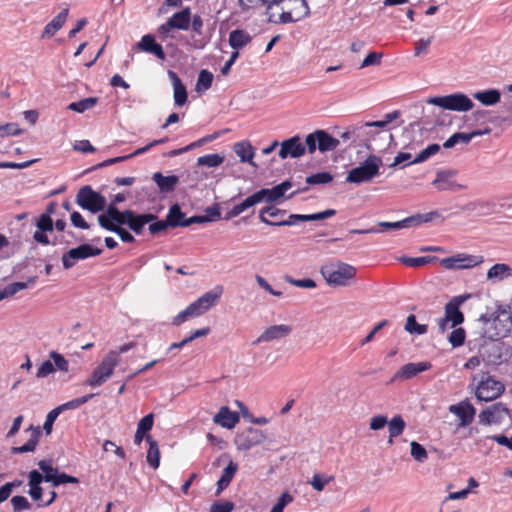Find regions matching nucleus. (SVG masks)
I'll return each instance as SVG.
<instances>
[{"label":"nucleus","instance_id":"obj_19","mask_svg":"<svg viewBox=\"0 0 512 512\" xmlns=\"http://www.w3.org/2000/svg\"><path fill=\"white\" fill-rule=\"evenodd\" d=\"M292 186V182L287 180L272 188H262L256 192L260 202L275 203L284 197L286 191Z\"/></svg>","mask_w":512,"mask_h":512},{"label":"nucleus","instance_id":"obj_17","mask_svg":"<svg viewBox=\"0 0 512 512\" xmlns=\"http://www.w3.org/2000/svg\"><path fill=\"white\" fill-rule=\"evenodd\" d=\"M97 220L103 229L116 233L123 242L132 243L135 241L134 236L121 227L122 224H117L114 219L108 217V207L104 213L98 216Z\"/></svg>","mask_w":512,"mask_h":512},{"label":"nucleus","instance_id":"obj_5","mask_svg":"<svg viewBox=\"0 0 512 512\" xmlns=\"http://www.w3.org/2000/svg\"><path fill=\"white\" fill-rule=\"evenodd\" d=\"M310 14L306 0H289L277 17L270 16V23L286 24L297 22Z\"/></svg>","mask_w":512,"mask_h":512},{"label":"nucleus","instance_id":"obj_16","mask_svg":"<svg viewBox=\"0 0 512 512\" xmlns=\"http://www.w3.org/2000/svg\"><path fill=\"white\" fill-rule=\"evenodd\" d=\"M449 412L459 418V427H467L473 422L476 409L468 399H465L457 404L451 405L449 407Z\"/></svg>","mask_w":512,"mask_h":512},{"label":"nucleus","instance_id":"obj_13","mask_svg":"<svg viewBox=\"0 0 512 512\" xmlns=\"http://www.w3.org/2000/svg\"><path fill=\"white\" fill-rule=\"evenodd\" d=\"M266 439V435L263 431L248 427L244 430L238 431L234 443L238 450L246 451L252 447L261 444Z\"/></svg>","mask_w":512,"mask_h":512},{"label":"nucleus","instance_id":"obj_45","mask_svg":"<svg viewBox=\"0 0 512 512\" xmlns=\"http://www.w3.org/2000/svg\"><path fill=\"white\" fill-rule=\"evenodd\" d=\"M289 0H264V5L266 6V15L267 19L270 22V16L277 17V15L282 12V8L284 5L288 4Z\"/></svg>","mask_w":512,"mask_h":512},{"label":"nucleus","instance_id":"obj_61","mask_svg":"<svg viewBox=\"0 0 512 512\" xmlns=\"http://www.w3.org/2000/svg\"><path fill=\"white\" fill-rule=\"evenodd\" d=\"M465 337V330L463 328H456L450 333L448 340L453 347H459L464 344Z\"/></svg>","mask_w":512,"mask_h":512},{"label":"nucleus","instance_id":"obj_26","mask_svg":"<svg viewBox=\"0 0 512 512\" xmlns=\"http://www.w3.org/2000/svg\"><path fill=\"white\" fill-rule=\"evenodd\" d=\"M69 14V9H63L57 16H55L45 27L42 33V38L54 36L65 24Z\"/></svg>","mask_w":512,"mask_h":512},{"label":"nucleus","instance_id":"obj_20","mask_svg":"<svg viewBox=\"0 0 512 512\" xmlns=\"http://www.w3.org/2000/svg\"><path fill=\"white\" fill-rule=\"evenodd\" d=\"M292 332V327L286 324H278L267 327L260 336L254 341V344L263 342H271L280 340L289 336Z\"/></svg>","mask_w":512,"mask_h":512},{"label":"nucleus","instance_id":"obj_27","mask_svg":"<svg viewBox=\"0 0 512 512\" xmlns=\"http://www.w3.org/2000/svg\"><path fill=\"white\" fill-rule=\"evenodd\" d=\"M191 22L190 8H184L179 12L174 13L168 19V25L174 29L188 30Z\"/></svg>","mask_w":512,"mask_h":512},{"label":"nucleus","instance_id":"obj_59","mask_svg":"<svg viewBox=\"0 0 512 512\" xmlns=\"http://www.w3.org/2000/svg\"><path fill=\"white\" fill-rule=\"evenodd\" d=\"M300 222H305L304 214H290L286 219L276 220L273 224L275 227L292 226Z\"/></svg>","mask_w":512,"mask_h":512},{"label":"nucleus","instance_id":"obj_24","mask_svg":"<svg viewBox=\"0 0 512 512\" xmlns=\"http://www.w3.org/2000/svg\"><path fill=\"white\" fill-rule=\"evenodd\" d=\"M239 420V414L237 412L230 411L227 406L221 407L218 413L213 417V421L216 424H219L227 429L234 428Z\"/></svg>","mask_w":512,"mask_h":512},{"label":"nucleus","instance_id":"obj_31","mask_svg":"<svg viewBox=\"0 0 512 512\" xmlns=\"http://www.w3.org/2000/svg\"><path fill=\"white\" fill-rule=\"evenodd\" d=\"M258 203L261 202L259 200L257 192H255L252 195L248 196L246 199H244L241 203L233 206V208L230 211H228L227 214L225 215V219L229 220L234 217H237L244 211L248 210L249 208L255 206Z\"/></svg>","mask_w":512,"mask_h":512},{"label":"nucleus","instance_id":"obj_41","mask_svg":"<svg viewBox=\"0 0 512 512\" xmlns=\"http://www.w3.org/2000/svg\"><path fill=\"white\" fill-rule=\"evenodd\" d=\"M389 438L388 443H392L393 439L400 436L405 427L406 423L401 415H395L390 421H388Z\"/></svg>","mask_w":512,"mask_h":512},{"label":"nucleus","instance_id":"obj_42","mask_svg":"<svg viewBox=\"0 0 512 512\" xmlns=\"http://www.w3.org/2000/svg\"><path fill=\"white\" fill-rule=\"evenodd\" d=\"M97 102V97H88L80 101L70 103L68 105V109L78 113H83L86 110L92 109L97 104Z\"/></svg>","mask_w":512,"mask_h":512},{"label":"nucleus","instance_id":"obj_37","mask_svg":"<svg viewBox=\"0 0 512 512\" xmlns=\"http://www.w3.org/2000/svg\"><path fill=\"white\" fill-rule=\"evenodd\" d=\"M166 220L170 228L185 227L186 215L182 212L178 204H173L166 215Z\"/></svg>","mask_w":512,"mask_h":512},{"label":"nucleus","instance_id":"obj_53","mask_svg":"<svg viewBox=\"0 0 512 512\" xmlns=\"http://www.w3.org/2000/svg\"><path fill=\"white\" fill-rule=\"evenodd\" d=\"M370 132L363 131V126H361V123H358L356 125H353L348 131L343 132L340 137L343 140H348L350 138H354L353 142H356L357 138L369 136Z\"/></svg>","mask_w":512,"mask_h":512},{"label":"nucleus","instance_id":"obj_2","mask_svg":"<svg viewBox=\"0 0 512 512\" xmlns=\"http://www.w3.org/2000/svg\"><path fill=\"white\" fill-rule=\"evenodd\" d=\"M222 294V287H216L214 290L208 291L192 302L186 309L179 312L172 320L174 326H180L189 318L201 316L213 307Z\"/></svg>","mask_w":512,"mask_h":512},{"label":"nucleus","instance_id":"obj_30","mask_svg":"<svg viewBox=\"0 0 512 512\" xmlns=\"http://www.w3.org/2000/svg\"><path fill=\"white\" fill-rule=\"evenodd\" d=\"M237 470H238V464L236 462L230 460L228 465L223 469L221 477L217 482L216 495H219L224 489H226L230 485Z\"/></svg>","mask_w":512,"mask_h":512},{"label":"nucleus","instance_id":"obj_7","mask_svg":"<svg viewBox=\"0 0 512 512\" xmlns=\"http://www.w3.org/2000/svg\"><path fill=\"white\" fill-rule=\"evenodd\" d=\"M120 359L116 350H111L95 368L91 376L87 379V384L91 387H99L105 383L113 374L115 367L119 364Z\"/></svg>","mask_w":512,"mask_h":512},{"label":"nucleus","instance_id":"obj_57","mask_svg":"<svg viewBox=\"0 0 512 512\" xmlns=\"http://www.w3.org/2000/svg\"><path fill=\"white\" fill-rule=\"evenodd\" d=\"M50 358L53 360V365L55 367V370H59V371H62V372H68L69 371V363L68 361L64 358L63 355H61L60 353L56 352V351H51L50 352Z\"/></svg>","mask_w":512,"mask_h":512},{"label":"nucleus","instance_id":"obj_47","mask_svg":"<svg viewBox=\"0 0 512 512\" xmlns=\"http://www.w3.org/2000/svg\"><path fill=\"white\" fill-rule=\"evenodd\" d=\"M405 330L410 334L423 335L427 332L428 327L427 325L418 324L416 321V316L411 314L407 317Z\"/></svg>","mask_w":512,"mask_h":512},{"label":"nucleus","instance_id":"obj_9","mask_svg":"<svg viewBox=\"0 0 512 512\" xmlns=\"http://www.w3.org/2000/svg\"><path fill=\"white\" fill-rule=\"evenodd\" d=\"M505 391L504 384L492 376H486L476 386L475 397L479 401L489 402L500 397Z\"/></svg>","mask_w":512,"mask_h":512},{"label":"nucleus","instance_id":"obj_51","mask_svg":"<svg viewBox=\"0 0 512 512\" xmlns=\"http://www.w3.org/2000/svg\"><path fill=\"white\" fill-rule=\"evenodd\" d=\"M213 82V74L208 70H201L196 84V90L198 92L208 90Z\"/></svg>","mask_w":512,"mask_h":512},{"label":"nucleus","instance_id":"obj_60","mask_svg":"<svg viewBox=\"0 0 512 512\" xmlns=\"http://www.w3.org/2000/svg\"><path fill=\"white\" fill-rule=\"evenodd\" d=\"M411 456L418 462H424L428 455L426 449L416 441H412L411 444Z\"/></svg>","mask_w":512,"mask_h":512},{"label":"nucleus","instance_id":"obj_12","mask_svg":"<svg viewBox=\"0 0 512 512\" xmlns=\"http://www.w3.org/2000/svg\"><path fill=\"white\" fill-rule=\"evenodd\" d=\"M509 416V409L502 402H497L482 410L479 415L481 425H500Z\"/></svg>","mask_w":512,"mask_h":512},{"label":"nucleus","instance_id":"obj_4","mask_svg":"<svg viewBox=\"0 0 512 512\" xmlns=\"http://www.w3.org/2000/svg\"><path fill=\"white\" fill-rule=\"evenodd\" d=\"M382 159L376 155H369L359 166L351 169L346 177L349 183L360 184L370 182L379 174Z\"/></svg>","mask_w":512,"mask_h":512},{"label":"nucleus","instance_id":"obj_64","mask_svg":"<svg viewBox=\"0 0 512 512\" xmlns=\"http://www.w3.org/2000/svg\"><path fill=\"white\" fill-rule=\"evenodd\" d=\"M36 226L38 230L50 232L53 230V220L49 214H42L38 218Z\"/></svg>","mask_w":512,"mask_h":512},{"label":"nucleus","instance_id":"obj_10","mask_svg":"<svg viewBox=\"0 0 512 512\" xmlns=\"http://www.w3.org/2000/svg\"><path fill=\"white\" fill-rule=\"evenodd\" d=\"M494 329L493 337L497 339L507 337L512 331V312L505 305L497 306L491 315Z\"/></svg>","mask_w":512,"mask_h":512},{"label":"nucleus","instance_id":"obj_62","mask_svg":"<svg viewBox=\"0 0 512 512\" xmlns=\"http://www.w3.org/2000/svg\"><path fill=\"white\" fill-rule=\"evenodd\" d=\"M11 505L13 507L14 512H21L24 510H28L31 507L27 498L24 496H19V495L12 497Z\"/></svg>","mask_w":512,"mask_h":512},{"label":"nucleus","instance_id":"obj_63","mask_svg":"<svg viewBox=\"0 0 512 512\" xmlns=\"http://www.w3.org/2000/svg\"><path fill=\"white\" fill-rule=\"evenodd\" d=\"M60 413H61L60 409L58 407H56L47 414L46 420L43 425V429L47 435H49L52 432L53 423L55 422L57 417L60 415Z\"/></svg>","mask_w":512,"mask_h":512},{"label":"nucleus","instance_id":"obj_21","mask_svg":"<svg viewBox=\"0 0 512 512\" xmlns=\"http://www.w3.org/2000/svg\"><path fill=\"white\" fill-rule=\"evenodd\" d=\"M432 367L431 363L428 361L417 362V363H407L403 365L393 376L392 381L396 380H408L419 373L429 370Z\"/></svg>","mask_w":512,"mask_h":512},{"label":"nucleus","instance_id":"obj_23","mask_svg":"<svg viewBox=\"0 0 512 512\" xmlns=\"http://www.w3.org/2000/svg\"><path fill=\"white\" fill-rule=\"evenodd\" d=\"M138 50L155 55L159 60H165L166 54L163 47L155 41L151 34L142 36L141 40L136 44Z\"/></svg>","mask_w":512,"mask_h":512},{"label":"nucleus","instance_id":"obj_35","mask_svg":"<svg viewBox=\"0 0 512 512\" xmlns=\"http://www.w3.org/2000/svg\"><path fill=\"white\" fill-rule=\"evenodd\" d=\"M29 430L31 431L29 440L22 446L13 447L12 448L13 454H23V453L32 452L35 450L36 445L39 441L41 431H40L39 427H34L32 425L29 427Z\"/></svg>","mask_w":512,"mask_h":512},{"label":"nucleus","instance_id":"obj_8","mask_svg":"<svg viewBox=\"0 0 512 512\" xmlns=\"http://www.w3.org/2000/svg\"><path fill=\"white\" fill-rule=\"evenodd\" d=\"M76 203L82 209L88 210L91 213L103 211L106 207L105 197L94 191L89 185L79 189L76 195Z\"/></svg>","mask_w":512,"mask_h":512},{"label":"nucleus","instance_id":"obj_48","mask_svg":"<svg viewBox=\"0 0 512 512\" xmlns=\"http://www.w3.org/2000/svg\"><path fill=\"white\" fill-rule=\"evenodd\" d=\"M438 258L435 256H421V257H403L401 262L409 267H421L425 266L433 261H437Z\"/></svg>","mask_w":512,"mask_h":512},{"label":"nucleus","instance_id":"obj_54","mask_svg":"<svg viewBox=\"0 0 512 512\" xmlns=\"http://www.w3.org/2000/svg\"><path fill=\"white\" fill-rule=\"evenodd\" d=\"M38 466L44 473V481L53 483L54 478L56 477V474L58 472V469L52 466L51 461L41 460L38 463Z\"/></svg>","mask_w":512,"mask_h":512},{"label":"nucleus","instance_id":"obj_25","mask_svg":"<svg viewBox=\"0 0 512 512\" xmlns=\"http://www.w3.org/2000/svg\"><path fill=\"white\" fill-rule=\"evenodd\" d=\"M168 76L173 85L174 103L177 106H183L187 102L188 98L186 87L174 71L169 70Z\"/></svg>","mask_w":512,"mask_h":512},{"label":"nucleus","instance_id":"obj_14","mask_svg":"<svg viewBox=\"0 0 512 512\" xmlns=\"http://www.w3.org/2000/svg\"><path fill=\"white\" fill-rule=\"evenodd\" d=\"M438 216H439V213L437 211H431V212H428L425 214H416V215L407 217L403 220L396 221V222L382 221V222H379L378 225L385 230H391V229L398 230V229L409 228L412 226L420 225L422 223L430 222Z\"/></svg>","mask_w":512,"mask_h":512},{"label":"nucleus","instance_id":"obj_29","mask_svg":"<svg viewBox=\"0 0 512 512\" xmlns=\"http://www.w3.org/2000/svg\"><path fill=\"white\" fill-rule=\"evenodd\" d=\"M152 179L162 193L172 192L179 182L176 175L164 176L161 172L154 173Z\"/></svg>","mask_w":512,"mask_h":512},{"label":"nucleus","instance_id":"obj_1","mask_svg":"<svg viewBox=\"0 0 512 512\" xmlns=\"http://www.w3.org/2000/svg\"><path fill=\"white\" fill-rule=\"evenodd\" d=\"M320 273L331 287H348L354 282L357 269L342 261H332L322 265Z\"/></svg>","mask_w":512,"mask_h":512},{"label":"nucleus","instance_id":"obj_38","mask_svg":"<svg viewBox=\"0 0 512 512\" xmlns=\"http://www.w3.org/2000/svg\"><path fill=\"white\" fill-rule=\"evenodd\" d=\"M315 135L318 137V149L321 152L332 151L339 145V140L332 137L324 130H316Z\"/></svg>","mask_w":512,"mask_h":512},{"label":"nucleus","instance_id":"obj_49","mask_svg":"<svg viewBox=\"0 0 512 512\" xmlns=\"http://www.w3.org/2000/svg\"><path fill=\"white\" fill-rule=\"evenodd\" d=\"M471 141V135L469 133L457 132L451 135L444 143L445 149H450L457 144H468Z\"/></svg>","mask_w":512,"mask_h":512},{"label":"nucleus","instance_id":"obj_46","mask_svg":"<svg viewBox=\"0 0 512 512\" xmlns=\"http://www.w3.org/2000/svg\"><path fill=\"white\" fill-rule=\"evenodd\" d=\"M361 126H363V131L370 132V135L365 136V138L363 139L367 148L370 149V146L368 145L367 142H369L376 134L380 133V132H374L372 130V128L385 129L387 127V124L384 120H379V121L361 123Z\"/></svg>","mask_w":512,"mask_h":512},{"label":"nucleus","instance_id":"obj_28","mask_svg":"<svg viewBox=\"0 0 512 512\" xmlns=\"http://www.w3.org/2000/svg\"><path fill=\"white\" fill-rule=\"evenodd\" d=\"M488 280L492 282H501L504 279L512 277V268L505 263H497L494 264L488 271L486 275Z\"/></svg>","mask_w":512,"mask_h":512},{"label":"nucleus","instance_id":"obj_55","mask_svg":"<svg viewBox=\"0 0 512 512\" xmlns=\"http://www.w3.org/2000/svg\"><path fill=\"white\" fill-rule=\"evenodd\" d=\"M333 180V176L329 172H318L306 177L308 185L327 184Z\"/></svg>","mask_w":512,"mask_h":512},{"label":"nucleus","instance_id":"obj_44","mask_svg":"<svg viewBox=\"0 0 512 512\" xmlns=\"http://www.w3.org/2000/svg\"><path fill=\"white\" fill-rule=\"evenodd\" d=\"M225 160V157L223 155L219 154H206L203 156H200L197 159V165L198 166H206L209 168H215L220 166Z\"/></svg>","mask_w":512,"mask_h":512},{"label":"nucleus","instance_id":"obj_3","mask_svg":"<svg viewBox=\"0 0 512 512\" xmlns=\"http://www.w3.org/2000/svg\"><path fill=\"white\" fill-rule=\"evenodd\" d=\"M108 217L114 219L117 224L127 225L136 234H141L144 226L157 219L151 213L136 214L132 210L121 211L113 205H108Z\"/></svg>","mask_w":512,"mask_h":512},{"label":"nucleus","instance_id":"obj_43","mask_svg":"<svg viewBox=\"0 0 512 512\" xmlns=\"http://www.w3.org/2000/svg\"><path fill=\"white\" fill-rule=\"evenodd\" d=\"M458 263V269L475 267L483 262L482 256L459 254L455 256Z\"/></svg>","mask_w":512,"mask_h":512},{"label":"nucleus","instance_id":"obj_22","mask_svg":"<svg viewBox=\"0 0 512 512\" xmlns=\"http://www.w3.org/2000/svg\"><path fill=\"white\" fill-rule=\"evenodd\" d=\"M468 296H457L454 297L445 305V318L451 322V328L455 327L464 321V315L460 311V305L466 300Z\"/></svg>","mask_w":512,"mask_h":512},{"label":"nucleus","instance_id":"obj_34","mask_svg":"<svg viewBox=\"0 0 512 512\" xmlns=\"http://www.w3.org/2000/svg\"><path fill=\"white\" fill-rule=\"evenodd\" d=\"M234 152L240 158V161L243 163H249L250 165L256 167V164L253 162L254 157V149L249 142L242 141L234 144Z\"/></svg>","mask_w":512,"mask_h":512},{"label":"nucleus","instance_id":"obj_50","mask_svg":"<svg viewBox=\"0 0 512 512\" xmlns=\"http://www.w3.org/2000/svg\"><path fill=\"white\" fill-rule=\"evenodd\" d=\"M94 396H95V394H93V393L87 394V395L75 398L73 400H70L66 403H63V404L59 405L58 408L60 409V412H63L65 410H74V409L79 408L81 405L87 403Z\"/></svg>","mask_w":512,"mask_h":512},{"label":"nucleus","instance_id":"obj_15","mask_svg":"<svg viewBox=\"0 0 512 512\" xmlns=\"http://www.w3.org/2000/svg\"><path fill=\"white\" fill-rule=\"evenodd\" d=\"M457 171L453 169L439 170L436 173L432 185L439 191H460L467 188L466 185L456 181Z\"/></svg>","mask_w":512,"mask_h":512},{"label":"nucleus","instance_id":"obj_56","mask_svg":"<svg viewBox=\"0 0 512 512\" xmlns=\"http://www.w3.org/2000/svg\"><path fill=\"white\" fill-rule=\"evenodd\" d=\"M440 150V145L438 144H430L425 149H423L410 163H421L429 159L431 156L438 153Z\"/></svg>","mask_w":512,"mask_h":512},{"label":"nucleus","instance_id":"obj_32","mask_svg":"<svg viewBox=\"0 0 512 512\" xmlns=\"http://www.w3.org/2000/svg\"><path fill=\"white\" fill-rule=\"evenodd\" d=\"M286 210H282L273 206H267L260 210L259 212V220L269 226H273L276 220L284 219L283 216L286 215Z\"/></svg>","mask_w":512,"mask_h":512},{"label":"nucleus","instance_id":"obj_39","mask_svg":"<svg viewBox=\"0 0 512 512\" xmlns=\"http://www.w3.org/2000/svg\"><path fill=\"white\" fill-rule=\"evenodd\" d=\"M145 440L149 444L146 456L147 462L152 468L157 469L160 464V450L158 443L150 435H147Z\"/></svg>","mask_w":512,"mask_h":512},{"label":"nucleus","instance_id":"obj_52","mask_svg":"<svg viewBox=\"0 0 512 512\" xmlns=\"http://www.w3.org/2000/svg\"><path fill=\"white\" fill-rule=\"evenodd\" d=\"M334 480V476L325 477L320 473H315L312 478L308 481V483L313 487L317 492H321L324 490L325 486Z\"/></svg>","mask_w":512,"mask_h":512},{"label":"nucleus","instance_id":"obj_58","mask_svg":"<svg viewBox=\"0 0 512 512\" xmlns=\"http://www.w3.org/2000/svg\"><path fill=\"white\" fill-rule=\"evenodd\" d=\"M285 281L293 286L299 287V288H305V289H313L316 288V282L313 279L310 278H304V279H294L291 276H285Z\"/></svg>","mask_w":512,"mask_h":512},{"label":"nucleus","instance_id":"obj_40","mask_svg":"<svg viewBox=\"0 0 512 512\" xmlns=\"http://www.w3.org/2000/svg\"><path fill=\"white\" fill-rule=\"evenodd\" d=\"M229 45L237 50L246 46L251 41V36L244 30L236 29L229 34Z\"/></svg>","mask_w":512,"mask_h":512},{"label":"nucleus","instance_id":"obj_18","mask_svg":"<svg viewBox=\"0 0 512 512\" xmlns=\"http://www.w3.org/2000/svg\"><path fill=\"white\" fill-rule=\"evenodd\" d=\"M306 146L301 142L299 136L291 137L281 143L279 157L281 159L299 158L305 154Z\"/></svg>","mask_w":512,"mask_h":512},{"label":"nucleus","instance_id":"obj_36","mask_svg":"<svg viewBox=\"0 0 512 512\" xmlns=\"http://www.w3.org/2000/svg\"><path fill=\"white\" fill-rule=\"evenodd\" d=\"M29 430L31 431L29 440L22 446L13 447L12 448L13 454H23V453L32 452L35 450L36 445L39 441L41 431H40L39 427H34L32 425L29 427Z\"/></svg>","mask_w":512,"mask_h":512},{"label":"nucleus","instance_id":"obj_33","mask_svg":"<svg viewBox=\"0 0 512 512\" xmlns=\"http://www.w3.org/2000/svg\"><path fill=\"white\" fill-rule=\"evenodd\" d=\"M473 98L479 101L482 105L493 106L499 103L501 93L498 89H488L473 93Z\"/></svg>","mask_w":512,"mask_h":512},{"label":"nucleus","instance_id":"obj_11","mask_svg":"<svg viewBox=\"0 0 512 512\" xmlns=\"http://www.w3.org/2000/svg\"><path fill=\"white\" fill-rule=\"evenodd\" d=\"M103 249L93 247L90 244H81L72 248L62 255L63 268L68 270L72 268L77 261L85 260L90 257L99 256L102 254Z\"/></svg>","mask_w":512,"mask_h":512},{"label":"nucleus","instance_id":"obj_6","mask_svg":"<svg viewBox=\"0 0 512 512\" xmlns=\"http://www.w3.org/2000/svg\"><path fill=\"white\" fill-rule=\"evenodd\" d=\"M427 103L445 110L467 112L474 106L472 100L464 93H454L445 96H435L427 99Z\"/></svg>","mask_w":512,"mask_h":512}]
</instances>
